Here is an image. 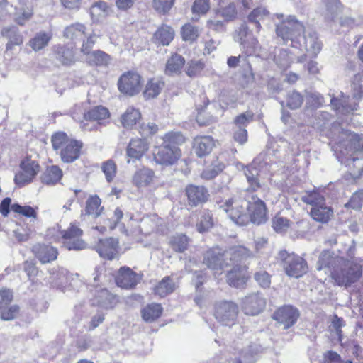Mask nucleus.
Listing matches in <instances>:
<instances>
[{"label": "nucleus", "mask_w": 363, "mask_h": 363, "mask_svg": "<svg viewBox=\"0 0 363 363\" xmlns=\"http://www.w3.org/2000/svg\"><path fill=\"white\" fill-rule=\"evenodd\" d=\"M348 259L335 255L328 250L323 251L319 257L318 269L328 268L331 277L339 286H350L362 276V264L354 258V247L347 251Z\"/></svg>", "instance_id": "obj_1"}, {"label": "nucleus", "mask_w": 363, "mask_h": 363, "mask_svg": "<svg viewBox=\"0 0 363 363\" xmlns=\"http://www.w3.org/2000/svg\"><path fill=\"white\" fill-rule=\"evenodd\" d=\"M218 208L225 212L228 217L238 225L248 224L250 217H247L246 200L232 198L225 201L217 202Z\"/></svg>", "instance_id": "obj_2"}, {"label": "nucleus", "mask_w": 363, "mask_h": 363, "mask_svg": "<svg viewBox=\"0 0 363 363\" xmlns=\"http://www.w3.org/2000/svg\"><path fill=\"white\" fill-rule=\"evenodd\" d=\"M278 258L281 261V265L289 277L299 278L308 272L306 261L294 253L281 250L279 252Z\"/></svg>", "instance_id": "obj_3"}, {"label": "nucleus", "mask_w": 363, "mask_h": 363, "mask_svg": "<svg viewBox=\"0 0 363 363\" xmlns=\"http://www.w3.org/2000/svg\"><path fill=\"white\" fill-rule=\"evenodd\" d=\"M268 156L266 153L259 154L252 162V164L245 167L244 173L246 177L249 186L242 191V195L246 196L248 192L257 191L259 189L263 188L257 178V169H263L268 165Z\"/></svg>", "instance_id": "obj_4"}, {"label": "nucleus", "mask_w": 363, "mask_h": 363, "mask_svg": "<svg viewBox=\"0 0 363 363\" xmlns=\"http://www.w3.org/2000/svg\"><path fill=\"white\" fill-rule=\"evenodd\" d=\"M303 31V23L293 16H289L276 26L277 36L283 40L284 44L291 42L293 46L297 38L300 37Z\"/></svg>", "instance_id": "obj_5"}, {"label": "nucleus", "mask_w": 363, "mask_h": 363, "mask_svg": "<svg viewBox=\"0 0 363 363\" xmlns=\"http://www.w3.org/2000/svg\"><path fill=\"white\" fill-rule=\"evenodd\" d=\"M238 307L232 301H221L216 303L214 316L223 325H233L237 318Z\"/></svg>", "instance_id": "obj_6"}, {"label": "nucleus", "mask_w": 363, "mask_h": 363, "mask_svg": "<svg viewBox=\"0 0 363 363\" xmlns=\"http://www.w3.org/2000/svg\"><path fill=\"white\" fill-rule=\"evenodd\" d=\"M247 217H250L248 223L250 222L260 225L267 220V207L265 203L256 195H252L250 199L246 200Z\"/></svg>", "instance_id": "obj_7"}, {"label": "nucleus", "mask_w": 363, "mask_h": 363, "mask_svg": "<svg viewBox=\"0 0 363 363\" xmlns=\"http://www.w3.org/2000/svg\"><path fill=\"white\" fill-rule=\"evenodd\" d=\"M21 171L16 174L14 180L18 186L30 183L40 171L38 162L30 157L24 158L20 164Z\"/></svg>", "instance_id": "obj_8"}, {"label": "nucleus", "mask_w": 363, "mask_h": 363, "mask_svg": "<svg viewBox=\"0 0 363 363\" xmlns=\"http://www.w3.org/2000/svg\"><path fill=\"white\" fill-rule=\"evenodd\" d=\"M118 86L121 93L130 96H135L141 90V77L135 72H128L121 76Z\"/></svg>", "instance_id": "obj_9"}, {"label": "nucleus", "mask_w": 363, "mask_h": 363, "mask_svg": "<svg viewBox=\"0 0 363 363\" xmlns=\"http://www.w3.org/2000/svg\"><path fill=\"white\" fill-rule=\"evenodd\" d=\"M266 306V299L260 293L247 295L242 299L241 308L247 315H257L262 312Z\"/></svg>", "instance_id": "obj_10"}, {"label": "nucleus", "mask_w": 363, "mask_h": 363, "mask_svg": "<svg viewBox=\"0 0 363 363\" xmlns=\"http://www.w3.org/2000/svg\"><path fill=\"white\" fill-rule=\"evenodd\" d=\"M181 157V150L179 147H168L161 145L154 152V160L157 164L163 166H172L177 163Z\"/></svg>", "instance_id": "obj_11"}, {"label": "nucleus", "mask_w": 363, "mask_h": 363, "mask_svg": "<svg viewBox=\"0 0 363 363\" xmlns=\"http://www.w3.org/2000/svg\"><path fill=\"white\" fill-rule=\"evenodd\" d=\"M299 316L298 311L291 306H284L278 308L273 314V319L282 325L284 329L295 324Z\"/></svg>", "instance_id": "obj_12"}, {"label": "nucleus", "mask_w": 363, "mask_h": 363, "mask_svg": "<svg viewBox=\"0 0 363 363\" xmlns=\"http://www.w3.org/2000/svg\"><path fill=\"white\" fill-rule=\"evenodd\" d=\"M82 235V230L74 225H72L66 231H65L62 238L63 245L69 250H83L86 247V243L79 239Z\"/></svg>", "instance_id": "obj_13"}, {"label": "nucleus", "mask_w": 363, "mask_h": 363, "mask_svg": "<svg viewBox=\"0 0 363 363\" xmlns=\"http://www.w3.org/2000/svg\"><path fill=\"white\" fill-rule=\"evenodd\" d=\"M118 240L113 238L101 239L95 246L96 252L101 257L107 259H114L118 252Z\"/></svg>", "instance_id": "obj_14"}, {"label": "nucleus", "mask_w": 363, "mask_h": 363, "mask_svg": "<svg viewBox=\"0 0 363 363\" xmlns=\"http://www.w3.org/2000/svg\"><path fill=\"white\" fill-rule=\"evenodd\" d=\"M76 108L79 109L80 114L78 116L74 114V120L76 121H82L83 119L96 121L101 123V121L108 119L109 117V111L107 108L99 106H96L89 111L86 112L85 108L82 106H77Z\"/></svg>", "instance_id": "obj_15"}, {"label": "nucleus", "mask_w": 363, "mask_h": 363, "mask_svg": "<svg viewBox=\"0 0 363 363\" xmlns=\"http://www.w3.org/2000/svg\"><path fill=\"white\" fill-rule=\"evenodd\" d=\"M250 275L245 265L235 264L227 274V281L231 286L235 288L243 287Z\"/></svg>", "instance_id": "obj_16"}, {"label": "nucleus", "mask_w": 363, "mask_h": 363, "mask_svg": "<svg viewBox=\"0 0 363 363\" xmlns=\"http://www.w3.org/2000/svg\"><path fill=\"white\" fill-rule=\"evenodd\" d=\"M252 256V252L243 246H235L224 253L226 266L241 264V262Z\"/></svg>", "instance_id": "obj_17"}, {"label": "nucleus", "mask_w": 363, "mask_h": 363, "mask_svg": "<svg viewBox=\"0 0 363 363\" xmlns=\"http://www.w3.org/2000/svg\"><path fill=\"white\" fill-rule=\"evenodd\" d=\"M141 277L130 268L122 267L118 270L116 277L117 285L123 289H132L135 287Z\"/></svg>", "instance_id": "obj_18"}, {"label": "nucleus", "mask_w": 363, "mask_h": 363, "mask_svg": "<svg viewBox=\"0 0 363 363\" xmlns=\"http://www.w3.org/2000/svg\"><path fill=\"white\" fill-rule=\"evenodd\" d=\"M186 194L190 205L197 206L207 201L208 190L203 186L190 184L186 187Z\"/></svg>", "instance_id": "obj_19"}, {"label": "nucleus", "mask_w": 363, "mask_h": 363, "mask_svg": "<svg viewBox=\"0 0 363 363\" xmlns=\"http://www.w3.org/2000/svg\"><path fill=\"white\" fill-rule=\"evenodd\" d=\"M97 294L92 300V304L104 309H112L118 303L117 297L105 289L96 290Z\"/></svg>", "instance_id": "obj_20"}, {"label": "nucleus", "mask_w": 363, "mask_h": 363, "mask_svg": "<svg viewBox=\"0 0 363 363\" xmlns=\"http://www.w3.org/2000/svg\"><path fill=\"white\" fill-rule=\"evenodd\" d=\"M203 263L208 268L215 271L217 273H222L224 267L226 266L224 254L217 253L213 250L206 252L203 259Z\"/></svg>", "instance_id": "obj_21"}, {"label": "nucleus", "mask_w": 363, "mask_h": 363, "mask_svg": "<svg viewBox=\"0 0 363 363\" xmlns=\"http://www.w3.org/2000/svg\"><path fill=\"white\" fill-rule=\"evenodd\" d=\"M155 179V172L147 167H143L136 171L133 176V183L138 188L151 185Z\"/></svg>", "instance_id": "obj_22"}, {"label": "nucleus", "mask_w": 363, "mask_h": 363, "mask_svg": "<svg viewBox=\"0 0 363 363\" xmlns=\"http://www.w3.org/2000/svg\"><path fill=\"white\" fill-rule=\"evenodd\" d=\"M311 218L321 223H328L334 216L333 208L324 201L321 205L312 207L310 211Z\"/></svg>", "instance_id": "obj_23"}, {"label": "nucleus", "mask_w": 363, "mask_h": 363, "mask_svg": "<svg viewBox=\"0 0 363 363\" xmlns=\"http://www.w3.org/2000/svg\"><path fill=\"white\" fill-rule=\"evenodd\" d=\"M33 250L43 264L55 260L58 255L57 250L55 247L47 245H36L33 247Z\"/></svg>", "instance_id": "obj_24"}, {"label": "nucleus", "mask_w": 363, "mask_h": 363, "mask_svg": "<svg viewBox=\"0 0 363 363\" xmlns=\"http://www.w3.org/2000/svg\"><path fill=\"white\" fill-rule=\"evenodd\" d=\"M82 143L77 140H70L62 148L60 155L64 162H72L76 160L80 154Z\"/></svg>", "instance_id": "obj_25"}, {"label": "nucleus", "mask_w": 363, "mask_h": 363, "mask_svg": "<svg viewBox=\"0 0 363 363\" xmlns=\"http://www.w3.org/2000/svg\"><path fill=\"white\" fill-rule=\"evenodd\" d=\"M3 37L8 40L6 45V52L12 50L14 46H19L23 42V38L16 26L5 27L1 30Z\"/></svg>", "instance_id": "obj_26"}, {"label": "nucleus", "mask_w": 363, "mask_h": 363, "mask_svg": "<svg viewBox=\"0 0 363 363\" xmlns=\"http://www.w3.org/2000/svg\"><path fill=\"white\" fill-rule=\"evenodd\" d=\"M148 150V144L144 139H132L127 147L126 154L130 158L140 160Z\"/></svg>", "instance_id": "obj_27"}, {"label": "nucleus", "mask_w": 363, "mask_h": 363, "mask_svg": "<svg viewBox=\"0 0 363 363\" xmlns=\"http://www.w3.org/2000/svg\"><path fill=\"white\" fill-rule=\"evenodd\" d=\"M303 45L306 51L316 56L322 49V43L315 31H308L303 36Z\"/></svg>", "instance_id": "obj_28"}, {"label": "nucleus", "mask_w": 363, "mask_h": 363, "mask_svg": "<svg viewBox=\"0 0 363 363\" xmlns=\"http://www.w3.org/2000/svg\"><path fill=\"white\" fill-rule=\"evenodd\" d=\"M84 59L90 66L96 67H108L111 62V57L100 50H94Z\"/></svg>", "instance_id": "obj_29"}, {"label": "nucleus", "mask_w": 363, "mask_h": 363, "mask_svg": "<svg viewBox=\"0 0 363 363\" xmlns=\"http://www.w3.org/2000/svg\"><path fill=\"white\" fill-rule=\"evenodd\" d=\"M213 146V139L211 136L196 137L194 139V148L199 157L209 154Z\"/></svg>", "instance_id": "obj_30"}, {"label": "nucleus", "mask_w": 363, "mask_h": 363, "mask_svg": "<svg viewBox=\"0 0 363 363\" xmlns=\"http://www.w3.org/2000/svg\"><path fill=\"white\" fill-rule=\"evenodd\" d=\"M55 59L62 65H70L75 62L72 48L66 45H58L54 47Z\"/></svg>", "instance_id": "obj_31"}, {"label": "nucleus", "mask_w": 363, "mask_h": 363, "mask_svg": "<svg viewBox=\"0 0 363 363\" xmlns=\"http://www.w3.org/2000/svg\"><path fill=\"white\" fill-rule=\"evenodd\" d=\"M330 104L333 109L337 111L338 113L342 114H347L357 110L358 106L357 104H350L349 97L341 94V98L333 97L330 99Z\"/></svg>", "instance_id": "obj_32"}, {"label": "nucleus", "mask_w": 363, "mask_h": 363, "mask_svg": "<svg viewBox=\"0 0 363 363\" xmlns=\"http://www.w3.org/2000/svg\"><path fill=\"white\" fill-rule=\"evenodd\" d=\"M325 7L324 16L327 21H334L342 11L343 5L340 0H320Z\"/></svg>", "instance_id": "obj_33"}, {"label": "nucleus", "mask_w": 363, "mask_h": 363, "mask_svg": "<svg viewBox=\"0 0 363 363\" xmlns=\"http://www.w3.org/2000/svg\"><path fill=\"white\" fill-rule=\"evenodd\" d=\"M347 140L348 144L347 146L349 149L348 151L351 152L350 159L355 162L359 158L358 156H355V155L358 153L362 154L363 151V138H361L357 134L350 133L347 135Z\"/></svg>", "instance_id": "obj_34"}, {"label": "nucleus", "mask_w": 363, "mask_h": 363, "mask_svg": "<svg viewBox=\"0 0 363 363\" xmlns=\"http://www.w3.org/2000/svg\"><path fill=\"white\" fill-rule=\"evenodd\" d=\"M62 177V171L56 165L48 167L41 175V181L46 185H55Z\"/></svg>", "instance_id": "obj_35"}, {"label": "nucleus", "mask_w": 363, "mask_h": 363, "mask_svg": "<svg viewBox=\"0 0 363 363\" xmlns=\"http://www.w3.org/2000/svg\"><path fill=\"white\" fill-rule=\"evenodd\" d=\"M52 38V34L45 31L37 33L28 43L35 52L40 51L48 46Z\"/></svg>", "instance_id": "obj_36"}, {"label": "nucleus", "mask_w": 363, "mask_h": 363, "mask_svg": "<svg viewBox=\"0 0 363 363\" xmlns=\"http://www.w3.org/2000/svg\"><path fill=\"white\" fill-rule=\"evenodd\" d=\"M185 64L184 58L178 54H174L166 63L165 74L167 75L178 74Z\"/></svg>", "instance_id": "obj_37"}, {"label": "nucleus", "mask_w": 363, "mask_h": 363, "mask_svg": "<svg viewBox=\"0 0 363 363\" xmlns=\"http://www.w3.org/2000/svg\"><path fill=\"white\" fill-rule=\"evenodd\" d=\"M86 35V27L79 23H73L64 30V36L72 40H82Z\"/></svg>", "instance_id": "obj_38"}, {"label": "nucleus", "mask_w": 363, "mask_h": 363, "mask_svg": "<svg viewBox=\"0 0 363 363\" xmlns=\"http://www.w3.org/2000/svg\"><path fill=\"white\" fill-rule=\"evenodd\" d=\"M236 40L239 42L244 48L255 49L257 44V40L249 33V29L246 24H242L238 31Z\"/></svg>", "instance_id": "obj_39"}, {"label": "nucleus", "mask_w": 363, "mask_h": 363, "mask_svg": "<svg viewBox=\"0 0 363 363\" xmlns=\"http://www.w3.org/2000/svg\"><path fill=\"white\" fill-rule=\"evenodd\" d=\"M141 114L138 109L128 107L121 117V122L125 128H132L140 119Z\"/></svg>", "instance_id": "obj_40"}, {"label": "nucleus", "mask_w": 363, "mask_h": 363, "mask_svg": "<svg viewBox=\"0 0 363 363\" xmlns=\"http://www.w3.org/2000/svg\"><path fill=\"white\" fill-rule=\"evenodd\" d=\"M174 32L173 29L168 26H162L155 33L154 37L155 43L162 45H168L173 40Z\"/></svg>", "instance_id": "obj_41"}, {"label": "nucleus", "mask_w": 363, "mask_h": 363, "mask_svg": "<svg viewBox=\"0 0 363 363\" xmlns=\"http://www.w3.org/2000/svg\"><path fill=\"white\" fill-rule=\"evenodd\" d=\"M301 199L303 203L307 205H310L312 207H316L325 201L324 195H323L318 189L306 191L303 193Z\"/></svg>", "instance_id": "obj_42"}, {"label": "nucleus", "mask_w": 363, "mask_h": 363, "mask_svg": "<svg viewBox=\"0 0 363 363\" xmlns=\"http://www.w3.org/2000/svg\"><path fill=\"white\" fill-rule=\"evenodd\" d=\"M175 289V284L169 276L164 277L155 287V294L160 297H164L172 293Z\"/></svg>", "instance_id": "obj_43"}, {"label": "nucleus", "mask_w": 363, "mask_h": 363, "mask_svg": "<svg viewBox=\"0 0 363 363\" xmlns=\"http://www.w3.org/2000/svg\"><path fill=\"white\" fill-rule=\"evenodd\" d=\"M162 312V307L160 304L152 303L143 308L141 313L145 321L152 323L161 315Z\"/></svg>", "instance_id": "obj_44"}, {"label": "nucleus", "mask_w": 363, "mask_h": 363, "mask_svg": "<svg viewBox=\"0 0 363 363\" xmlns=\"http://www.w3.org/2000/svg\"><path fill=\"white\" fill-rule=\"evenodd\" d=\"M189 238L184 234L176 235L170 239L171 247L177 252H184L189 246Z\"/></svg>", "instance_id": "obj_45"}, {"label": "nucleus", "mask_w": 363, "mask_h": 363, "mask_svg": "<svg viewBox=\"0 0 363 363\" xmlns=\"http://www.w3.org/2000/svg\"><path fill=\"white\" fill-rule=\"evenodd\" d=\"M185 142V138L181 133L169 132L163 137L162 145L168 147H179L178 146Z\"/></svg>", "instance_id": "obj_46"}, {"label": "nucleus", "mask_w": 363, "mask_h": 363, "mask_svg": "<svg viewBox=\"0 0 363 363\" xmlns=\"http://www.w3.org/2000/svg\"><path fill=\"white\" fill-rule=\"evenodd\" d=\"M164 83L155 79L148 81L144 91V96L147 99L155 98L158 96L163 89Z\"/></svg>", "instance_id": "obj_47"}, {"label": "nucleus", "mask_w": 363, "mask_h": 363, "mask_svg": "<svg viewBox=\"0 0 363 363\" xmlns=\"http://www.w3.org/2000/svg\"><path fill=\"white\" fill-rule=\"evenodd\" d=\"M225 167L224 162L219 159L214 160L209 169L204 170L202 173V177L206 179H211L216 177Z\"/></svg>", "instance_id": "obj_48"}, {"label": "nucleus", "mask_w": 363, "mask_h": 363, "mask_svg": "<svg viewBox=\"0 0 363 363\" xmlns=\"http://www.w3.org/2000/svg\"><path fill=\"white\" fill-rule=\"evenodd\" d=\"M216 13L217 18H222L224 21H233L237 15L235 5L234 3H230L225 7L217 9Z\"/></svg>", "instance_id": "obj_49"}, {"label": "nucleus", "mask_w": 363, "mask_h": 363, "mask_svg": "<svg viewBox=\"0 0 363 363\" xmlns=\"http://www.w3.org/2000/svg\"><path fill=\"white\" fill-rule=\"evenodd\" d=\"M101 199L95 196L90 197L86 201V206L85 208L86 214L93 216L94 218L101 214Z\"/></svg>", "instance_id": "obj_50"}, {"label": "nucleus", "mask_w": 363, "mask_h": 363, "mask_svg": "<svg viewBox=\"0 0 363 363\" xmlns=\"http://www.w3.org/2000/svg\"><path fill=\"white\" fill-rule=\"evenodd\" d=\"M33 15L31 7H23L17 10L15 13V21L20 26H23Z\"/></svg>", "instance_id": "obj_51"}, {"label": "nucleus", "mask_w": 363, "mask_h": 363, "mask_svg": "<svg viewBox=\"0 0 363 363\" xmlns=\"http://www.w3.org/2000/svg\"><path fill=\"white\" fill-rule=\"evenodd\" d=\"M269 15V11L264 7H258L255 9L248 16L249 21L255 23L257 28L260 27L259 21Z\"/></svg>", "instance_id": "obj_52"}, {"label": "nucleus", "mask_w": 363, "mask_h": 363, "mask_svg": "<svg viewBox=\"0 0 363 363\" xmlns=\"http://www.w3.org/2000/svg\"><path fill=\"white\" fill-rule=\"evenodd\" d=\"M212 215L208 211H203L199 222L197 223V230L200 233L206 232L213 227Z\"/></svg>", "instance_id": "obj_53"}, {"label": "nucleus", "mask_w": 363, "mask_h": 363, "mask_svg": "<svg viewBox=\"0 0 363 363\" xmlns=\"http://www.w3.org/2000/svg\"><path fill=\"white\" fill-rule=\"evenodd\" d=\"M303 101V98L300 93L293 91L288 94L286 104L291 109L298 108L302 105Z\"/></svg>", "instance_id": "obj_54"}, {"label": "nucleus", "mask_w": 363, "mask_h": 363, "mask_svg": "<svg viewBox=\"0 0 363 363\" xmlns=\"http://www.w3.org/2000/svg\"><path fill=\"white\" fill-rule=\"evenodd\" d=\"M254 113L246 111L235 117L234 123L237 128H246L247 125L253 121Z\"/></svg>", "instance_id": "obj_55"}, {"label": "nucleus", "mask_w": 363, "mask_h": 363, "mask_svg": "<svg viewBox=\"0 0 363 363\" xmlns=\"http://www.w3.org/2000/svg\"><path fill=\"white\" fill-rule=\"evenodd\" d=\"M182 35L184 40L193 41L199 36V30L198 27L189 23L182 27Z\"/></svg>", "instance_id": "obj_56"}, {"label": "nucleus", "mask_w": 363, "mask_h": 363, "mask_svg": "<svg viewBox=\"0 0 363 363\" xmlns=\"http://www.w3.org/2000/svg\"><path fill=\"white\" fill-rule=\"evenodd\" d=\"M363 79V72L358 73L354 76V82L352 85V94L354 99L359 100L363 96V86L359 82Z\"/></svg>", "instance_id": "obj_57"}, {"label": "nucleus", "mask_w": 363, "mask_h": 363, "mask_svg": "<svg viewBox=\"0 0 363 363\" xmlns=\"http://www.w3.org/2000/svg\"><path fill=\"white\" fill-rule=\"evenodd\" d=\"M97 38L95 33H91L87 35L86 40L83 39V43L80 48V52L84 56L87 57L90 53L93 52L92 48L96 42Z\"/></svg>", "instance_id": "obj_58"}, {"label": "nucleus", "mask_w": 363, "mask_h": 363, "mask_svg": "<svg viewBox=\"0 0 363 363\" xmlns=\"http://www.w3.org/2000/svg\"><path fill=\"white\" fill-rule=\"evenodd\" d=\"M11 210L17 213L22 214L23 216L28 218H35L37 213L33 208L29 206H20L19 204L15 203L11 205Z\"/></svg>", "instance_id": "obj_59"}, {"label": "nucleus", "mask_w": 363, "mask_h": 363, "mask_svg": "<svg viewBox=\"0 0 363 363\" xmlns=\"http://www.w3.org/2000/svg\"><path fill=\"white\" fill-rule=\"evenodd\" d=\"M363 203V190L357 191L350 198V201L345 205V207H350L355 210L362 208Z\"/></svg>", "instance_id": "obj_60"}, {"label": "nucleus", "mask_w": 363, "mask_h": 363, "mask_svg": "<svg viewBox=\"0 0 363 363\" xmlns=\"http://www.w3.org/2000/svg\"><path fill=\"white\" fill-rule=\"evenodd\" d=\"M254 279L262 288H268L271 284L270 275L264 270H259L255 273Z\"/></svg>", "instance_id": "obj_61"}, {"label": "nucleus", "mask_w": 363, "mask_h": 363, "mask_svg": "<svg viewBox=\"0 0 363 363\" xmlns=\"http://www.w3.org/2000/svg\"><path fill=\"white\" fill-rule=\"evenodd\" d=\"M174 0H153V8L160 13H167L174 4Z\"/></svg>", "instance_id": "obj_62"}, {"label": "nucleus", "mask_w": 363, "mask_h": 363, "mask_svg": "<svg viewBox=\"0 0 363 363\" xmlns=\"http://www.w3.org/2000/svg\"><path fill=\"white\" fill-rule=\"evenodd\" d=\"M102 170L106 180L110 182L114 178L116 173V165L113 160H108L103 163Z\"/></svg>", "instance_id": "obj_63"}, {"label": "nucleus", "mask_w": 363, "mask_h": 363, "mask_svg": "<svg viewBox=\"0 0 363 363\" xmlns=\"http://www.w3.org/2000/svg\"><path fill=\"white\" fill-rule=\"evenodd\" d=\"M67 135L64 133H57L52 137V145L54 150H57L61 147H64L68 142Z\"/></svg>", "instance_id": "obj_64"}]
</instances>
